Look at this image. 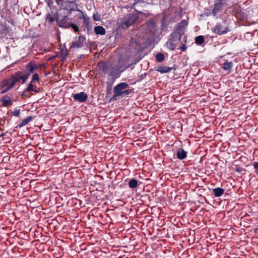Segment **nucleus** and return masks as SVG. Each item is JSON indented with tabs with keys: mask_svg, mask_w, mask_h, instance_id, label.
Wrapping results in <instances>:
<instances>
[{
	"mask_svg": "<svg viewBox=\"0 0 258 258\" xmlns=\"http://www.w3.org/2000/svg\"><path fill=\"white\" fill-rule=\"evenodd\" d=\"M181 36L175 32H172L170 34L165 46L170 50H174L177 44L181 41Z\"/></svg>",
	"mask_w": 258,
	"mask_h": 258,
	"instance_id": "nucleus-1",
	"label": "nucleus"
},
{
	"mask_svg": "<svg viewBox=\"0 0 258 258\" xmlns=\"http://www.w3.org/2000/svg\"><path fill=\"white\" fill-rule=\"evenodd\" d=\"M129 87L128 84L125 82H122L116 85L113 88V95L111 98V100H115L117 97L121 96L123 92Z\"/></svg>",
	"mask_w": 258,
	"mask_h": 258,
	"instance_id": "nucleus-2",
	"label": "nucleus"
},
{
	"mask_svg": "<svg viewBox=\"0 0 258 258\" xmlns=\"http://www.w3.org/2000/svg\"><path fill=\"white\" fill-rule=\"evenodd\" d=\"M139 17L136 14H129L124 17L121 21L122 27L128 28L138 20Z\"/></svg>",
	"mask_w": 258,
	"mask_h": 258,
	"instance_id": "nucleus-3",
	"label": "nucleus"
},
{
	"mask_svg": "<svg viewBox=\"0 0 258 258\" xmlns=\"http://www.w3.org/2000/svg\"><path fill=\"white\" fill-rule=\"evenodd\" d=\"M230 31L229 26L225 21L217 23L212 29V32L221 35L227 33Z\"/></svg>",
	"mask_w": 258,
	"mask_h": 258,
	"instance_id": "nucleus-4",
	"label": "nucleus"
},
{
	"mask_svg": "<svg viewBox=\"0 0 258 258\" xmlns=\"http://www.w3.org/2000/svg\"><path fill=\"white\" fill-rule=\"evenodd\" d=\"M61 7L65 10L67 11V14H70L72 12L75 11H79L78 4L74 3V2L71 1H66L61 3Z\"/></svg>",
	"mask_w": 258,
	"mask_h": 258,
	"instance_id": "nucleus-5",
	"label": "nucleus"
},
{
	"mask_svg": "<svg viewBox=\"0 0 258 258\" xmlns=\"http://www.w3.org/2000/svg\"><path fill=\"white\" fill-rule=\"evenodd\" d=\"M29 77L28 74L26 75L22 71H18L12 75V81L15 85L20 80H22V84L25 83Z\"/></svg>",
	"mask_w": 258,
	"mask_h": 258,
	"instance_id": "nucleus-6",
	"label": "nucleus"
},
{
	"mask_svg": "<svg viewBox=\"0 0 258 258\" xmlns=\"http://www.w3.org/2000/svg\"><path fill=\"white\" fill-rule=\"evenodd\" d=\"M188 22L187 20H182L177 25L176 28L173 30V32L182 36L184 34L186 31L188 25Z\"/></svg>",
	"mask_w": 258,
	"mask_h": 258,
	"instance_id": "nucleus-7",
	"label": "nucleus"
},
{
	"mask_svg": "<svg viewBox=\"0 0 258 258\" xmlns=\"http://www.w3.org/2000/svg\"><path fill=\"white\" fill-rule=\"evenodd\" d=\"M226 4V0H216L214 8L212 11V15L216 17L222 10L224 5Z\"/></svg>",
	"mask_w": 258,
	"mask_h": 258,
	"instance_id": "nucleus-8",
	"label": "nucleus"
},
{
	"mask_svg": "<svg viewBox=\"0 0 258 258\" xmlns=\"http://www.w3.org/2000/svg\"><path fill=\"white\" fill-rule=\"evenodd\" d=\"M38 69V66L34 64L32 61H30L28 63H27L26 66V70L24 71H22L26 75L28 74L29 77L30 75L34 72L35 70Z\"/></svg>",
	"mask_w": 258,
	"mask_h": 258,
	"instance_id": "nucleus-9",
	"label": "nucleus"
},
{
	"mask_svg": "<svg viewBox=\"0 0 258 258\" xmlns=\"http://www.w3.org/2000/svg\"><path fill=\"white\" fill-rule=\"evenodd\" d=\"M167 15L165 13H163L162 17L160 20V30L161 32L166 33L168 30V23L166 20Z\"/></svg>",
	"mask_w": 258,
	"mask_h": 258,
	"instance_id": "nucleus-10",
	"label": "nucleus"
},
{
	"mask_svg": "<svg viewBox=\"0 0 258 258\" xmlns=\"http://www.w3.org/2000/svg\"><path fill=\"white\" fill-rule=\"evenodd\" d=\"M86 38L83 35L78 37V41H74L72 43L71 48H79L83 46L84 43L86 41Z\"/></svg>",
	"mask_w": 258,
	"mask_h": 258,
	"instance_id": "nucleus-11",
	"label": "nucleus"
},
{
	"mask_svg": "<svg viewBox=\"0 0 258 258\" xmlns=\"http://www.w3.org/2000/svg\"><path fill=\"white\" fill-rule=\"evenodd\" d=\"M146 26L148 30L150 32L155 33L156 31V21L154 18L149 19L146 22Z\"/></svg>",
	"mask_w": 258,
	"mask_h": 258,
	"instance_id": "nucleus-12",
	"label": "nucleus"
},
{
	"mask_svg": "<svg viewBox=\"0 0 258 258\" xmlns=\"http://www.w3.org/2000/svg\"><path fill=\"white\" fill-rule=\"evenodd\" d=\"M72 97L75 100L78 101L80 102H84L86 101L88 98L87 94L84 92H81L79 93L73 94Z\"/></svg>",
	"mask_w": 258,
	"mask_h": 258,
	"instance_id": "nucleus-13",
	"label": "nucleus"
},
{
	"mask_svg": "<svg viewBox=\"0 0 258 258\" xmlns=\"http://www.w3.org/2000/svg\"><path fill=\"white\" fill-rule=\"evenodd\" d=\"M83 27L84 31L87 30L88 34H91L92 31L91 23L89 17H84L83 20Z\"/></svg>",
	"mask_w": 258,
	"mask_h": 258,
	"instance_id": "nucleus-14",
	"label": "nucleus"
},
{
	"mask_svg": "<svg viewBox=\"0 0 258 258\" xmlns=\"http://www.w3.org/2000/svg\"><path fill=\"white\" fill-rule=\"evenodd\" d=\"M69 19L68 16L63 17L61 19H56L57 25L62 28H68L69 26V23H68V20Z\"/></svg>",
	"mask_w": 258,
	"mask_h": 258,
	"instance_id": "nucleus-15",
	"label": "nucleus"
},
{
	"mask_svg": "<svg viewBox=\"0 0 258 258\" xmlns=\"http://www.w3.org/2000/svg\"><path fill=\"white\" fill-rule=\"evenodd\" d=\"M99 69L104 74H108V71L110 69V65L103 61L99 62L98 64Z\"/></svg>",
	"mask_w": 258,
	"mask_h": 258,
	"instance_id": "nucleus-16",
	"label": "nucleus"
},
{
	"mask_svg": "<svg viewBox=\"0 0 258 258\" xmlns=\"http://www.w3.org/2000/svg\"><path fill=\"white\" fill-rule=\"evenodd\" d=\"M34 116H27L26 118L24 119L17 126V128H21L24 125L29 123L30 121H31L34 118Z\"/></svg>",
	"mask_w": 258,
	"mask_h": 258,
	"instance_id": "nucleus-17",
	"label": "nucleus"
},
{
	"mask_svg": "<svg viewBox=\"0 0 258 258\" xmlns=\"http://www.w3.org/2000/svg\"><path fill=\"white\" fill-rule=\"evenodd\" d=\"M173 69L175 70L176 68L173 67H169L167 66H159L156 71L161 73H167L170 72Z\"/></svg>",
	"mask_w": 258,
	"mask_h": 258,
	"instance_id": "nucleus-18",
	"label": "nucleus"
},
{
	"mask_svg": "<svg viewBox=\"0 0 258 258\" xmlns=\"http://www.w3.org/2000/svg\"><path fill=\"white\" fill-rule=\"evenodd\" d=\"M177 158L179 160H183L186 158L187 157V152L184 150L182 148H179L177 150Z\"/></svg>",
	"mask_w": 258,
	"mask_h": 258,
	"instance_id": "nucleus-19",
	"label": "nucleus"
},
{
	"mask_svg": "<svg viewBox=\"0 0 258 258\" xmlns=\"http://www.w3.org/2000/svg\"><path fill=\"white\" fill-rule=\"evenodd\" d=\"M212 191L215 197H221L224 192V189L219 187L213 188Z\"/></svg>",
	"mask_w": 258,
	"mask_h": 258,
	"instance_id": "nucleus-20",
	"label": "nucleus"
},
{
	"mask_svg": "<svg viewBox=\"0 0 258 258\" xmlns=\"http://www.w3.org/2000/svg\"><path fill=\"white\" fill-rule=\"evenodd\" d=\"M2 101L3 102V106L5 107L12 105V102L11 100V99L8 95L4 96L2 98Z\"/></svg>",
	"mask_w": 258,
	"mask_h": 258,
	"instance_id": "nucleus-21",
	"label": "nucleus"
},
{
	"mask_svg": "<svg viewBox=\"0 0 258 258\" xmlns=\"http://www.w3.org/2000/svg\"><path fill=\"white\" fill-rule=\"evenodd\" d=\"M94 30V32L97 35H103L106 33V30L105 28L101 26H97L95 27Z\"/></svg>",
	"mask_w": 258,
	"mask_h": 258,
	"instance_id": "nucleus-22",
	"label": "nucleus"
},
{
	"mask_svg": "<svg viewBox=\"0 0 258 258\" xmlns=\"http://www.w3.org/2000/svg\"><path fill=\"white\" fill-rule=\"evenodd\" d=\"M108 75L112 77L114 81L119 77L120 74L118 73V71L116 69L112 68L111 70L108 73Z\"/></svg>",
	"mask_w": 258,
	"mask_h": 258,
	"instance_id": "nucleus-23",
	"label": "nucleus"
},
{
	"mask_svg": "<svg viewBox=\"0 0 258 258\" xmlns=\"http://www.w3.org/2000/svg\"><path fill=\"white\" fill-rule=\"evenodd\" d=\"M12 76L9 78L3 80L1 83V89H3L4 87H9L10 83L12 82Z\"/></svg>",
	"mask_w": 258,
	"mask_h": 258,
	"instance_id": "nucleus-24",
	"label": "nucleus"
},
{
	"mask_svg": "<svg viewBox=\"0 0 258 258\" xmlns=\"http://www.w3.org/2000/svg\"><path fill=\"white\" fill-rule=\"evenodd\" d=\"M57 16H58V14L57 13H55V14H54V16H52V15L49 13H47V14L46 15V20L47 21L50 23H52V22H53L56 19H57Z\"/></svg>",
	"mask_w": 258,
	"mask_h": 258,
	"instance_id": "nucleus-25",
	"label": "nucleus"
},
{
	"mask_svg": "<svg viewBox=\"0 0 258 258\" xmlns=\"http://www.w3.org/2000/svg\"><path fill=\"white\" fill-rule=\"evenodd\" d=\"M233 67L232 61H226L223 63L222 69L225 71H230Z\"/></svg>",
	"mask_w": 258,
	"mask_h": 258,
	"instance_id": "nucleus-26",
	"label": "nucleus"
},
{
	"mask_svg": "<svg viewBox=\"0 0 258 258\" xmlns=\"http://www.w3.org/2000/svg\"><path fill=\"white\" fill-rule=\"evenodd\" d=\"M35 83L32 82V81H30L28 86V87L26 88L24 91V95H26V93L31 92V90H33V89H34V87H36V86L34 85Z\"/></svg>",
	"mask_w": 258,
	"mask_h": 258,
	"instance_id": "nucleus-27",
	"label": "nucleus"
},
{
	"mask_svg": "<svg viewBox=\"0 0 258 258\" xmlns=\"http://www.w3.org/2000/svg\"><path fill=\"white\" fill-rule=\"evenodd\" d=\"M138 185V181L137 179L132 178L128 182V186L131 188H135L137 187Z\"/></svg>",
	"mask_w": 258,
	"mask_h": 258,
	"instance_id": "nucleus-28",
	"label": "nucleus"
},
{
	"mask_svg": "<svg viewBox=\"0 0 258 258\" xmlns=\"http://www.w3.org/2000/svg\"><path fill=\"white\" fill-rule=\"evenodd\" d=\"M205 42V39L203 36L199 35L196 37L195 42L198 45H202Z\"/></svg>",
	"mask_w": 258,
	"mask_h": 258,
	"instance_id": "nucleus-29",
	"label": "nucleus"
},
{
	"mask_svg": "<svg viewBox=\"0 0 258 258\" xmlns=\"http://www.w3.org/2000/svg\"><path fill=\"white\" fill-rule=\"evenodd\" d=\"M155 58L156 61L161 62L164 60L165 56L163 53L161 52H158L155 55Z\"/></svg>",
	"mask_w": 258,
	"mask_h": 258,
	"instance_id": "nucleus-30",
	"label": "nucleus"
},
{
	"mask_svg": "<svg viewBox=\"0 0 258 258\" xmlns=\"http://www.w3.org/2000/svg\"><path fill=\"white\" fill-rule=\"evenodd\" d=\"M71 27L74 30L75 32H78L79 31V29L77 25L72 22H69L68 28H70Z\"/></svg>",
	"mask_w": 258,
	"mask_h": 258,
	"instance_id": "nucleus-31",
	"label": "nucleus"
},
{
	"mask_svg": "<svg viewBox=\"0 0 258 258\" xmlns=\"http://www.w3.org/2000/svg\"><path fill=\"white\" fill-rule=\"evenodd\" d=\"M15 86V84H14L13 82L11 83H10L9 87H6L4 90H3L1 92V94H4L6 92H8L9 90H10L11 89H12L14 86Z\"/></svg>",
	"mask_w": 258,
	"mask_h": 258,
	"instance_id": "nucleus-32",
	"label": "nucleus"
},
{
	"mask_svg": "<svg viewBox=\"0 0 258 258\" xmlns=\"http://www.w3.org/2000/svg\"><path fill=\"white\" fill-rule=\"evenodd\" d=\"M132 92V89H125L121 96H128Z\"/></svg>",
	"mask_w": 258,
	"mask_h": 258,
	"instance_id": "nucleus-33",
	"label": "nucleus"
},
{
	"mask_svg": "<svg viewBox=\"0 0 258 258\" xmlns=\"http://www.w3.org/2000/svg\"><path fill=\"white\" fill-rule=\"evenodd\" d=\"M39 80V75L38 74H34L32 76V81L35 83L36 81L38 82Z\"/></svg>",
	"mask_w": 258,
	"mask_h": 258,
	"instance_id": "nucleus-34",
	"label": "nucleus"
},
{
	"mask_svg": "<svg viewBox=\"0 0 258 258\" xmlns=\"http://www.w3.org/2000/svg\"><path fill=\"white\" fill-rule=\"evenodd\" d=\"M12 113L14 116H16V117H19L20 115V110L19 109L16 108L12 112Z\"/></svg>",
	"mask_w": 258,
	"mask_h": 258,
	"instance_id": "nucleus-35",
	"label": "nucleus"
},
{
	"mask_svg": "<svg viewBox=\"0 0 258 258\" xmlns=\"http://www.w3.org/2000/svg\"><path fill=\"white\" fill-rule=\"evenodd\" d=\"M68 55L67 50H62L61 51V56L62 59H66Z\"/></svg>",
	"mask_w": 258,
	"mask_h": 258,
	"instance_id": "nucleus-36",
	"label": "nucleus"
},
{
	"mask_svg": "<svg viewBox=\"0 0 258 258\" xmlns=\"http://www.w3.org/2000/svg\"><path fill=\"white\" fill-rule=\"evenodd\" d=\"M253 166L254 169V173L258 174V162H255L253 163Z\"/></svg>",
	"mask_w": 258,
	"mask_h": 258,
	"instance_id": "nucleus-37",
	"label": "nucleus"
},
{
	"mask_svg": "<svg viewBox=\"0 0 258 258\" xmlns=\"http://www.w3.org/2000/svg\"><path fill=\"white\" fill-rule=\"evenodd\" d=\"M78 11L79 12H80V14L78 15L79 18L80 19H83L84 20V18L86 17L84 16L83 12L82 11L80 10L79 9V11Z\"/></svg>",
	"mask_w": 258,
	"mask_h": 258,
	"instance_id": "nucleus-38",
	"label": "nucleus"
},
{
	"mask_svg": "<svg viewBox=\"0 0 258 258\" xmlns=\"http://www.w3.org/2000/svg\"><path fill=\"white\" fill-rule=\"evenodd\" d=\"M93 18L94 21H97L100 20V16L97 15L93 14Z\"/></svg>",
	"mask_w": 258,
	"mask_h": 258,
	"instance_id": "nucleus-39",
	"label": "nucleus"
},
{
	"mask_svg": "<svg viewBox=\"0 0 258 258\" xmlns=\"http://www.w3.org/2000/svg\"><path fill=\"white\" fill-rule=\"evenodd\" d=\"M179 49L181 50V51H185L187 49V47L185 45V44H183L182 46H181L179 48Z\"/></svg>",
	"mask_w": 258,
	"mask_h": 258,
	"instance_id": "nucleus-40",
	"label": "nucleus"
},
{
	"mask_svg": "<svg viewBox=\"0 0 258 258\" xmlns=\"http://www.w3.org/2000/svg\"><path fill=\"white\" fill-rule=\"evenodd\" d=\"M31 91L34 92L35 93H38L39 92V89L36 87H34V89H33V90H31Z\"/></svg>",
	"mask_w": 258,
	"mask_h": 258,
	"instance_id": "nucleus-41",
	"label": "nucleus"
},
{
	"mask_svg": "<svg viewBox=\"0 0 258 258\" xmlns=\"http://www.w3.org/2000/svg\"><path fill=\"white\" fill-rule=\"evenodd\" d=\"M28 93H26V95H24V91L23 92V93L22 94V97H28L30 96V95L29 94H28Z\"/></svg>",
	"mask_w": 258,
	"mask_h": 258,
	"instance_id": "nucleus-42",
	"label": "nucleus"
},
{
	"mask_svg": "<svg viewBox=\"0 0 258 258\" xmlns=\"http://www.w3.org/2000/svg\"><path fill=\"white\" fill-rule=\"evenodd\" d=\"M147 76V73H144L143 74H142L141 76V79H143L144 78H145V77Z\"/></svg>",
	"mask_w": 258,
	"mask_h": 258,
	"instance_id": "nucleus-43",
	"label": "nucleus"
},
{
	"mask_svg": "<svg viewBox=\"0 0 258 258\" xmlns=\"http://www.w3.org/2000/svg\"><path fill=\"white\" fill-rule=\"evenodd\" d=\"M235 171L237 172H240L241 170L240 168L238 167L235 169Z\"/></svg>",
	"mask_w": 258,
	"mask_h": 258,
	"instance_id": "nucleus-44",
	"label": "nucleus"
},
{
	"mask_svg": "<svg viewBox=\"0 0 258 258\" xmlns=\"http://www.w3.org/2000/svg\"><path fill=\"white\" fill-rule=\"evenodd\" d=\"M57 56H58V55H54V56H52V57H49V60H51V59H54V58H55L56 57H57Z\"/></svg>",
	"mask_w": 258,
	"mask_h": 258,
	"instance_id": "nucleus-45",
	"label": "nucleus"
},
{
	"mask_svg": "<svg viewBox=\"0 0 258 258\" xmlns=\"http://www.w3.org/2000/svg\"><path fill=\"white\" fill-rule=\"evenodd\" d=\"M55 1L58 5H61V4H60L61 0H55Z\"/></svg>",
	"mask_w": 258,
	"mask_h": 258,
	"instance_id": "nucleus-46",
	"label": "nucleus"
},
{
	"mask_svg": "<svg viewBox=\"0 0 258 258\" xmlns=\"http://www.w3.org/2000/svg\"><path fill=\"white\" fill-rule=\"evenodd\" d=\"M183 40L186 43V36H184L183 37Z\"/></svg>",
	"mask_w": 258,
	"mask_h": 258,
	"instance_id": "nucleus-47",
	"label": "nucleus"
},
{
	"mask_svg": "<svg viewBox=\"0 0 258 258\" xmlns=\"http://www.w3.org/2000/svg\"><path fill=\"white\" fill-rule=\"evenodd\" d=\"M135 3L134 6L136 4H137V3H139L140 2V0H135Z\"/></svg>",
	"mask_w": 258,
	"mask_h": 258,
	"instance_id": "nucleus-48",
	"label": "nucleus"
},
{
	"mask_svg": "<svg viewBox=\"0 0 258 258\" xmlns=\"http://www.w3.org/2000/svg\"><path fill=\"white\" fill-rule=\"evenodd\" d=\"M79 0H73L72 2H74V3H76V1H79Z\"/></svg>",
	"mask_w": 258,
	"mask_h": 258,
	"instance_id": "nucleus-49",
	"label": "nucleus"
},
{
	"mask_svg": "<svg viewBox=\"0 0 258 258\" xmlns=\"http://www.w3.org/2000/svg\"><path fill=\"white\" fill-rule=\"evenodd\" d=\"M4 135V134H2L0 135V138L3 137Z\"/></svg>",
	"mask_w": 258,
	"mask_h": 258,
	"instance_id": "nucleus-50",
	"label": "nucleus"
},
{
	"mask_svg": "<svg viewBox=\"0 0 258 258\" xmlns=\"http://www.w3.org/2000/svg\"><path fill=\"white\" fill-rule=\"evenodd\" d=\"M231 54V52H227V55H230V54Z\"/></svg>",
	"mask_w": 258,
	"mask_h": 258,
	"instance_id": "nucleus-51",
	"label": "nucleus"
}]
</instances>
